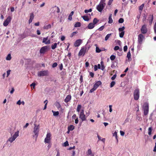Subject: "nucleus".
I'll return each instance as SVG.
<instances>
[{
  "instance_id": "12",
  "label": "nucleus",
  "mask_w": 156,
  "mask_h": 156,
  "mask_svg": "<svg viewBox=\"0 0 156 156\" xmlns=\"http://www.w3.org/2000/svg\"><path fill=\"white\" fill-rule=\"evenodd\" d=\"M86 50V48H82L78 53L79 56H84Z\"/></svg>"
},
{
  "instance_id": "19",
  "label": "nucleus",
  "mask_w": 156,
  "mask_h": 156,
  "mask_svg": "<svg viewBox=\"0 0 156 156\" xmlns=\"http://www.w3.org/2000/svg\"><path fill=\"white\" fill-rule=\"evenodd\" d=\"M101 84V81H99L97 82L94 85V86L96 89Z\"/></svg>"
},
{
  "instance_id": "29",
  "label": "nucleus",
  "mask_w": 156,
  "mask_h": 156,
  "mask_svg": "<svg viewBox=\"0 0 156 156\" xmlns=\"http://www.w3.org/2000/svg\"><path fill=\"white\" fill-rule=\"evenodd\" d=\"M81 23L79 22H76L74 25V27H79L81 26Z\"/></svg>"
},
{
  "instance_id": "1",
  "label": "nucleus",
  "mask_w": 156,
  "mask_h": 156,
  "mask_svg": "<svg viewBox=\"0 0 156 156\" xmlns=\"http://www.w3.org/2000/svg\"><path fill=\"white\" fill-rule=\"evenodd\" d=\"M34 126L33 129V133L34 135H33V137L35 138V140H36L37 137L39 134V125H37L35 123L34 124Z\"/></svg>"
},
{
  "instance_id": "34",
  "label": "nucleus",
  "mask_w": 156,
  "mask_h": 156,
  "mask_svg": "<svg viewBox=\"0 0 156 156\" xmlns=\"http://www.w3.org/2000/svg\"><path fill=\"white\" fill-rule=\"evenodd\" d=\"M99 20H97L96 18H94L93 21V23L95 25L98 22Z\"/></svg>"
},
{
  "instance_id": "27",
  "label": "nucleus",
  "mask_w": 156,
  "mask_h": 156,
  "mask_svg": "<svg viewBox=\"0 0 156 156\" xmlns=\"http://www.w3.org/2000/svg\"><path fill=\"white\" fill-rule=\"evenodd\" d=\"M97 137L98 138V140H101L104 143L105 142V138H103L102 139H101V137L99 136L98 135Z\"/></svg>"
},
{
  "instance_id": "15",
  "label": "nucleus",
  "mask_w": 156,
  "mask_h": 156,
  "mask_svg": "<svg viewBox=\"0 0 156 156\" xmlns=\"http://www.w3.org/2000/svg\"><path fill=\"white\" fill-rule=\"evenodd\" d=\"M48 37H44L43 38L42 43H45L46 44H49L50 43V40H48Z\"/></svg>"
},
{
  "instance_id": "39",
  "label": "nucleus",
  "mask_w": 156,
  "mask_h": 156,
  "mask_svg": "<svg viewBox=\"0 0 156 156\" xmlns=\"http://www.w3.org/2000/svg\"><path fill=\"white\" fill-rule=\"evenodd\" d=\"M55 106L58 108H59L61 107V105L58 102L56 103Z\"/></svg>"
},
{
  "instance_id": "16",
  "label": "nucleus",
  "mask_w": 156,
  "mask_h": 156,
  "mask_svg": "<svg viewBox=\"0 0 156 156\" xmlns=\"http://www.w3.org/2000/svg\"><path fill=\"white\" fill-rule=\"evenodd\" d=\"M81 43L82 40L81 39L77 40L75 41L74 45L75 47H78L80 45Z\"/></svg>"
},
{
  "instance_id": "10",
  "label": "nucleus",
  "mask_w": 156,
  "mask_h": 156,
  "mask_svg": "<svg viewBox=\"0 0 156 156\" xmlns=\"http://www.w3.org/2000/svg\"><path fill=\"white\" fill-rule=\"evenodd\" d=\"M141 32L142 34H146L147 31V25L146 24L143 25L141 28Z\"/></svg>"
},
{
  "instance_id": "48",
  "label": "nucleus",
  "mask_w": 156,
  "mask_h": 156,
  "mask_svg": "<svg viewBox=\"0 0 156 156\" xmlns=\"http://www.w3.org/2000/svg\"><path fill=\"white\" fill-rule=\"evenodd\" d=\"M104 27H105L104 26H101V27H100V28H99L98 29V30L100 31H102L104 28Z\"/></svg>"
},
{
  "instance_id": "4",
  "label": "nucleus",
  "mask_w": 156,
  "mask_h": 156,
  "mask_svg": "<svg viewBox=\"0 0 156 156\" xmlns=\"http://www.w3.org/2000/svg\"><path fill=\"white\" fill-rule=\"evenodd\" d=\"M49 75V72L47 70H44L39 71L38 72L37 75L38 76H48Z\"/></svg>"
},
{
  "instance_id": "25",
  "label": "nucleus",
  "mask_w": 156,
  "mask_h": 156,
  "mask_svg": "<svg viewBox=\"0 0 156 156\" xmlns=\"http://www.w3.org/2000/svg\"><path fill=\"white\" fill-rule=\"evenodd\" d=\"M74 129V126L73 125H70L68 127V130L72 131Z\"/></svg>"
},
{
  "instance_id": "43",
  "label": "nucleus",
  "mask_w": 156,
  "mask_h": 156,
  "mask_svg": "<svg viewBox=\"0 0 156 156\" xmlns=\"http://www.w3.org/2000/svg\"><path fill=\"white\" fill-rule=\"evenodd\" d=\"M144 6V4H142L140 6H139V9L140 10L142 11L143 10V8Z\"/></svg>"
},
{
  "instance_id": "58",
  "label": "nucleus",
  "mask_w": 156,
  "mask_h": 156,
  "mask_svg": "<svg viewBox=\"0 0 156 156\" xmlns=\"http://www.w3.org/2000/svg\"><path fill=\"white\" fill-rule=\"evenodd\" d=\"M127 46L126 45H125L124 47L123 50L125 52H126L127 51Z\"/></svg>"
},
{
  "instance_id": "52",
  "label": "nucleus",
  "mask_w": 156,
  "mask_h": 156,
  "mask_svg": "<svg viewBox=\"0 0 156 156\" xmlns=\"http://www.w3.org/2000/svg\"><path fill=\"white\" fill-rule=\"evenodd\" d=\"M58 65V64L56 62L54 63L52 65V67L53 68H55Z\"/></svg>"
},
{
  "instance_id": "33",
  "label": "nucleus",
  "mask_w": 156,
  "mask_h": 156,
  "mask_svg": "<svg viewBox=\"0 0 156 156\" xmlns=\"http://www.w3.org/2000/svg\"><path fill=\"white\" fill-rule=\"evenodd\" d=\"M82 18L85 21H88L89 20V18L87 16H82Z\"/></svg>"
},
{
  "instance_id": "62",
  "label": "nucleus",
  "mask_w": 156,
  "mask_h": 156,
  "mask_svg": "<svg viewBox=\"0 0 156 156\" xmlns=\"http://www.w3.org/2000/svg\"><path fill=\"white\" fill-rule=\"evenodd\" d=\"M55 7H56V8H57V12L58 13H59L60 11V10L58 6H55Z\"/></svg>"
},
{
  "instance_id": "47",
  "label": "nucleus",
  "mask_w": 156,
  "mask_h": 156,
  "mask_svg": "<svg viewBox=\"0 0 156 156\" xmlns=\"http://www.w3.org/2000/svg\"><path fill=\"white\" fill-rule=\"evenodd\" d=\"M97 89L94 86H93V87L90 90V93H92L93 92H94V90H95Z\"/></svg>"
},
{
  "instance_id": "18",
  "label": "nucleus",
  "mask_w": 156,
  "mask_h": 156,
  "mask_svg": "<svg viewBox=\"0 0 156 156\" xmlns=\"http://www.w3.org/2000/svg\"><path fill=\"white\" fill-rule=\"evenodd\" d=\"M34 15L33 13H31L30 14V19L29 20V23H30L32 22L33 20L34 19Z\"/></svg>"
},
{
  "instance_id": "42",
  "label": "nucleus",
  "mask_w": 156,
  "mask_h": 156,
  "mask_svg": "<svg viewBox=\"0 0 156 156\" xmlns=\"http://www.w3.org/2000/svg\"><path fill=\"white\" fill-rule=\"evenodd\" d=\"M101 51V50L99 48L97 47H96V51L97 53H100Z\"/></svg>"
},
{
  "instance_id": "36",
  "label": "nucleus",
  "mask_w": 156,
  "mask_h": 156,
  "mask_svg": "<svg viewBox=\"0 0 156 156\" xmlns=\"http://www.w3.org/2000/svg\"><path fill=\"white\" fill-rule=\"evenodd\" d=\"M11 58V55L9 54L6 57V59L7 60H10Z\"/></svg>"
},
{
  "instance_id": "45",
  "label": "nucleus",
  "mask_w": 156,
  "mask_h": 156,
  "mask_svg": "<svg viewBox=\"0 0 156 156\" xmlns=\"http://www.w3.org/2000/svg\"><path fill=\"white\" fill-rule=\"evenodd\" d=\"M69 145L68 142L67 141H66L63 144V146L66 147Z\"/></svg>"
},
{
  "instance_id": "17",
  "label": "nucleus",
  "mask_w": 156,
  "mask_h": 156,
  "mask_svg": "<svg viewBox=\"0 0 156 156\" xmlns=\"http://www.w3.org/2000/svg\"><path fill=\"white\" fill-rule=\"evenodd\" d=\"M71 96L70 95H68L66 98L65 99L64 101L65 102L67 103L71 99Z\"/></svg>"
},
{
  "instance_id": "63",
  "label": "nucleus",
  "mask_w": 156,
  "mask_h": 156,
  "mask_svg": "<svg viewBox=\"0 0 156 156\" xmlns=\"http://www.w3.org/2000/svg\"><path fill=\"white\" fill-rule=\"evenodd\" d=\"M90 75L91 77H93L94 76V73L92 72H90Z\"/></svg>"
},
{
  "instance_id": "24",
  "label": "nucleus",
  "mask_w": 156,
  "mask_h": 156,
  "mask_svg": "<svg viewBox=\"0 0 156 156\" xmlns=\"http://www.w3.org/2000/svg\"><path fill=\"white\" fill-rule=\"evenodd\" d=\"M131 55L130 52V51H129L128 52L127 55V57L129 61H130L131 60Z\"/></svg>"
},
{
  "instance_id": "6",
  "label": "nucleus",
  "mask_w": 156,
  "mask_h": 156,
  "mask_svg": "<svg viewBox=\"0 0 156 156\" xmlns=\"http://www.w3.org/2000/svg\"><path fill=\"white\" fill-rule=\"evenodd\" d=\"M51 134L50 133H48L46 135V137L44 139L45 143L50 144L51 140Z\"/></svg>"
},
{
  "instance_id": "3",
  "label": "nucleus",
  "mask_w": 156,
  "mask_h": 156,
  "mask_svg": "<svg viewBox=\"0 0 156 156\" xmlns=\"http://www.w3.org/2000/svg\"><path fill=\"white\" fill-rule=\"evenodd\" d=\"M143 109L144 111V114L145 115H147L149 112V104L145 102L143 106Z\"/></svg>"
},
{
  "instance_id": "9",
  "label": "nucleus",
  "mask_w": 156,
  "mask_h": 156,
  "mask_svg": "<svg viewBox=\"0 0 156 156\" xmlns=\"http://www.w3.org/2000/svg\"><path fill=\"white\" fill-rule=\"evenodd\" d=\"M105 6V5L99 3L97 6L96 7V9L99 12H101L104 9Z\"/></svg>"
},
{
  "instance_id": "35",
  "label": "nucleus",
  "mask_w": 156,
  "mask_h": 156,
  "mask_svg": "<svg viewBox=\"0 0 156 156\" xmlns=\"http://www.w3.org/2000/svg\"><path fill=\"white\" fill-rule=\"evenodd\" d=\"M111 34H108L105 37V41H107L108 39L110 37Z\"/></svg>"
},
{
  "instance_id": "23",
  "label": "nucleus",
  "mask_w": 156,
  "mask_h": 156,
  "mask_svg": "<svg viewBox=\"0 0 156 156\" xmlns=\"http://www.w3.org/2000/svg\"><path fill=\"white\" fill-rule=\"evenodd\" d=\"M87 155H90V156H94V155L92 153L91 150L90 149L88 150Z\"/></svg>"
},
{
  "instance_id": "37",
  "label": "nucleus",
  "mask_w": 156,
  "mask_h": 156,
  "mask_svg": "<svg viewBox=\"0 0 156 156\" xmlns=\"http://www.w3.org/2000/svg\"><path fill=\"white\" fill-rule=\"evenodd\" d=\"M125 29V27L124 26H123L122 28H119V32H122L124 31L123 30Z\"/></svg>"
},
{
  "instance_id": "31",
  "label": "nucleus",
  "mask_w": 156,
  "mask_h": 156,
  "mask_svg": "<svg viewBox=\"0 0 156 156\" xmlns=\"http://www.w3.org/2000/svg\"><path fill=\"white\" fill-rule=\"evenodd\" d=\"M52 112H53V115L54 116H56L59 115V112L58 111L55 112L52 110Z\"/></svg>"
},
{
  "instance_id": "55",
  "label": "nucleus",
  "mask_w": 156,
  "mask_h": 156,
  "mask_svg": "<svg viewBox=\"0 0 156 156\" xmlns=\"http://www.w3.org/2000/svg\"><path fill=\"white\" fill-rule=\"evenodd\" d=\"M11 72L10 70H9L6 72L7 73V77H8L10 74V72Z\"/></svg>"
},
{
  "instance_id": "8",
  "label": "nucleus",
  "mask_w": 156,
  "mask_h": 156,
  "mask_svg": "<svg viewBox=\"0 0 156 156\" xmlns=\"http://www.w3.org/2000/svg\"><path fill=\"white\" fill-rule=\"evenodd\" d=\"M79 118L81 119L82 121L86 120L85 115L84 114L83 110H82L79 115Z\"/></svg>"
},
{
  "instance_id": "20",
  "label": "nucleus",
  "mask_w": 156,
  "mask_h": 156,
  "mask_svg": "<svg viewBox=\"0 0 156 156\" xmlns=\"http://www.w3.org/2000/svg\"><path fill=\"white\" fill-rule=\"evenodd\" d=\"M94 27V25L93 23H90L87 26L88 29H93Z\"/></svg>"
},
{
  "instance_id": "32",
  "label": "nucleus",
  "mask_w": 156,
  "mask_h": 156,
  "mask_svg": "<svg viewBox=\"0 0 156 156\" xmlns=\"http://www.w3.org/2000/svg\"><path fill=\"white\" fill-rule=\"evenodd\" d=\"M81 105H77L76 111L78 112H79L81 108Z\"/></svg>"
},
{
  "instance_id": "5",
  "label": "nucleus",
  "mask_w": 156,
  "mask_h": 156,
  "mask_svg": "<svg viewBox=\"0 0 156 156\" xmlns=\"http://www.w3.org/2000/svg\"><path fill=\"white\" fill-rule=\"evenodd\" d=\"M133 96L134 99L135 100H137L139 99L140 96V92L139 89H136L135 90Z\"/></svg>"
},
{
  "instance_id": "64",
  "label": "nucleus",
  "mask_w": 156,
  "mask_h": 156,
  "mask_svg": "<svg viewBox=\"0 0 156 156\" xmlns=\"http://www.w3.org/2000/svg\"><path fill=\"white\" fill-rule=\"evenodd\" d=\"M120 133L121 135L122 136H123L125 134L124 132L122 131H120Z\"/></svg>"
},
{
  "instance_id": "57",
  "label": "nucleus",
  "mask_w": 156,
  "mask_h": 156,
  "mask_svg": "<svg viewBox=\"0 0 156 156\" xmlns=\"http://www.w3.org/2000/svg\"><path fill=\"white\" fill-rule=\"evenodd\" d=\"M59 69L60 70H62L63 69V64L62 63L59 66Z\"/></svg>"
},
{
  "instance_id": "51",
  "label": "nucleus",
  "mask_w": 156,
  "mask_h": 156,
  "mask_svg": "<svg viewBox=\"0 0 156 156\" xmlns=\"http://www.w3.org/2000/svg\"><path fill=\"white\" fill-rule=\"evenodd\" d=\"M113 135L115 137L116 139L117 140H118L117 132H115L114 133Z\"/></svg>"
},
{
  "instance_id": "61",
  "label": "nucleus",
  "mask_w": 156,
  "mask_h": 156,
  "mask_svg": "<svg viewBox=\"0 0 156 156\" xmlns=\"http://www.w3.org/2000/svg\"><path fill=\"white\" fill-rule=\"evenodd\" d=\"M112 105H109V112H112Z\"/></svg>"
},
{
  "instance_id": "40",
  "label": "nucleus",
  "mask_w": 156,
  "mask_h": 156,
  "mask_svg": "<svg viewBox=\"0 0 156 156\" xmlns=\"http://www.w3.org/2000/svg\"><path fill=\"white\" fill-rule=\"evenodd\" d=\"M125 32L124 31H122L121 32V33H119V37H121L122 38L123 37L124 35V34Z\"/></svg>"
},
{
  "instance_id": "59",
  "label": "nucleus",
  "mask_w": 156,
  "mask_h": 156,
  "mask_svg": "<svg viewBox=\"0 0 156 156\" xmlns=\"http://www.w3.org/2000/svg\"><path fill=\"white\" fill-rule=\"evenodd\" d=\"M80 83H82L83 82V78L82 76L81 75L80 76Z\"/></svg>"
},
{
  "instance_id": "50",
  "label": "nucleus",
  "mask_w": 156,
  "mask_h": 156,
  "mask_svg": "<svg viewBox=\"0 0 156 156\" xmlns=\"http://www.w3.org/2000/svg\"><path fill=\"white\" fill-rule=\"evenodd\" d=\"M105 1L106 0H101L99 3L106 5V3H105Z\"/></svg>"
},
{
  "instance_id": "30",
  "label": "nucleus",
  "mask_w": 156,
  "mask_h": 156,
  "mask_svg": "<svg viewBox=\"0 0 156 156\" xmlns=\"http://www.w3.org/2000/svg\"><path fill=\"white\" fill-rule=\"evenodd\" d=\"M152 130V128L151 127L149 128L148 129V134L149 135H151Z\"/></svg>"
},
{
  "instance_id": "2",
  "label": "nucleus",
  "mask_w": 156,
  "mask_h": 156,
  "mask_svg": "<svg viewBox=\"0 0 156 156\" xmlns=\"http://www.w3.org/2000/svg\"><path fill=\"white\" fill-rule=\"evenodd\" d=\"M19 131L18 130L13 135H12V133H10L11 137L8 139L6 141V143H8L9 142H10V143H12L19 136Z\"/></svg>"
},
{
  "instance_id": "14",
  "label": "nucleus",
  "mask_w": 156,
  "mask_h": 156,
  "mask_svg": "<svg viewBox=\"0 0 156 156\" xmlns=\"http://www.w3.org/2000/svg\"><path fill=\"white\" fill-rule=\"evenodd\" d=\"M147 20L149 21L150 25H151L152 23L153 20V15H150L149 16Z\"/></svg>"
},
{
  "instance_id": "60",
  "label": "nucleus",
  "mask_w": 156,
  "mask_h": 156,
  "mask_svg": "<svg viewBox=\"0 0 156 156\" xmlns=\"http://www.w3.org/2000/svg\"><path fill=\"white\" fill-rule=\"evenodd\" d=\"M113 0H109V2L108 3V5H110L112 4Z\"/></svg>"
},
{
  "instance_id": "22",
  "label": "nucleus",
  "mask_w": 156,
  "mask_h": 156,
  "mask_svg": "<svg viewBox=\"0 0 156 156\" xmlns=\"http://www.w3.org/2000/svg\"><path fill=\"white\" fill-rule=\"evenodd\" d=\"M112 14H110L109 18H108V23H112L113 22V20L112 18Z\"/></svg>"
},
{
  "instance_id": "53",
  "label": "nucleus",
  "mask_w": 156,
  "mask_h": 156,
  "mask_svg": "<svg viewBox=\"0 0 156 156\" xmlns=\"http://www.w3.org/2000/svg\"><path fill=\"white\" fill-rule=\"evenodd\" d=\"M77 32H73L70 36L71 37H73L74 35H75L76 34Z\"/></svg>"
},
{
  "instance_id": "44",
  "label": "nucleus",
  "mask_w": 156,
  "mask_h": 156,
  "mask_svg": "<svg viewBox=\"0 0 156 156\" xmlns=\"http://www.w3.org/2000/svg\"><path fill=\"white\" fill-rule=\"evenodd\" d=\"M115 58V56L113 55H112L110 57V59L111 60H113Z\"/></svg>"
},
{
  "instance_id": "38",
  "label": "nucleus",
  "mask_w": 156,
  "mask_h": 156,
  "mask_svg": "<svg viewBox=\"0 0 156 156\" xmlns=\"http://www.w3.org/2000/svg\"><path fill=\"white\" fill-rule=\"evenodd\" d=\"M115 82L114 81H112L110 83V87H113L115 85Z\"/></svg>"
},
{
  "instance_id": "11",
  "label": "nucleus",
  "mask_w": 156,
  "mask_h": 156,
  "mask_svg": "<svg viewBox=\"0 0 156 156\" xmlns=\"http://www.w3.org/2000/svg\"><path fill=\"white\" fill-rule=\"evenodd\" d=\"M11 19V17L10 16H9L4 21L3 23V25L5 26H7L9 23L10 22Z\"/></svg>"
},
{
  "instance_id": "28",
  "label": "nucleus",
  "mask_w": 156,
  "mask_h": 156,
  "mask_svg": "<svg viewBox=\"0 0 156 156\" xmlns=\"http://www.w3.org/2000/svg\"><path fill=\"white\" fill-rule=\"evenodd\" d=\"M58 43H55L53 44L51 46V48L52 49H54L56 48Z\"/></svg>"
},
{
  "instance_id": "56",
  "label": "nucleus",
  "mask_w": 156,
  "mask_h": 156,
  "mask_svg": "<svg viewBox=\"0 0 156 156\" xmlns=\"http://www.w3.org/2000/svg\"><path fill=\"white\" fill-rule=\"evenodd\" d=\"M119 49V47L118 46H115L114 48V50L115 51H116Z\"/></svg>"
},
{
  "instance_id": "49",
  "label": "nucleus",
  "mask_w": 156,
  "mask_h": 156,
  "mask_svg": "<svg viewBox=\"0 0 156 156\" xmlns=\"http://www.w3.org/2000/svg\"><path fill=\"white\" fill-rule=\"evenodd\" d=\"M124 19L123 18H121L119 20V23H122L124 22Z\"/></svg>"
},
{
  "instance_id": "41",
  "label": "nucleus",
  "mask_w": 156,
  "mask_h": 156,
  "mask_svg": "<svg viewBox=\"0 0 156 156\" xmlns=\"http://www.w3.org/2000/svg\"><path fill=\"white\" fill-rule=\"evenodd\" d=\"M146 15H145V14H144L143 16V18L142 19V20L143 22H144L146 21Z\"/></svg>"
},
{
  "instance_id": "26",
  "label": "nucleus",
  "mask_w": 156,
  "mask_h": 156,
  "mask_svg": "<svg viewBox=\"0 0 156 156\" xmlns=\"http://www.w3.org/2000/svg\"><path fill=\"white\" fill-rule=\"evenodd\" d=\"M74 13L73 11H72L70 13V14L69 17L68 18V19L70 20H72V16L73 15Z\"/></svg>"
},
{
  "instance_id": "13",
  "label": "nucleus",
  "mask_w": 156,
  "mask_h": 156,
  "mask_svg": "<svg viewBox=\"0 0 156 156\" xmlns=\"http://www.w3.org/2000/svg\"><path fill=\"white\" fill-rule=\"evenodd\" d=\"M144 38V36H143L142 34H140L138 35V42L140 44H142L143 40Z\"/></svg>"
},
{
  "instance_id": "46",
  "label": "nucleus",
  "mask_w": 156,
  "mask_h": 156,
  "mask_svg": "<svg viewBox=\"0 0 156 156\" xmlns=\"http://www.w3.org/2000/svg\"><path fill=\"white\" fill-rule=\"evenodd\" d=\"M92 9H90L88 10H85L84 11V12L86 13H87L88 12H90L92 11Z\"/></svg>"
},
{
  "instance_id": "21",
  "label": "nucleus",
  "mask_w": 156,
  "mask_h": 156,
  "mask_svg": "<svg viewBox=\"0 0 156 156\" xmlns=\"http://www.w3.org/2000/svg\"><path fill=\"white\" fill-rule=\"evenodd\" d=\"M51 25L50 24H49L47 25H45L44 27V29L45 30H48L51 28Z\"/></svg>"
},
{
  "instance_id": "7",
  "label": "nucleus",
  "mask_w": 156,
  "mask_h": 156,
  "mask_svg": "<svg viewBox=\"0 0 156 156\" xmlns=\"http://www.w3.org/2000/svg\"><path fill=\"white\" fill-rule=\"evenodd\" d=\"M49 49V47L48 46L42 47L40 50V54H44Z\"/></svg>"
},
{
  "instance_id": "54",
  "label": "nucleus",
  "mask_w": 156,
  "mask_h": 156,
  "mask_svg": "<svg viewBox=\"0 0 156 156\" xmlns=\"http://www.w3.org/2000/svg\"><path fill=\"white\" fill-rule=\"evenodd\" d=\"M116 76V74H114L112 77H111V80H114Z\"/></svg>"
}]
</instances>
